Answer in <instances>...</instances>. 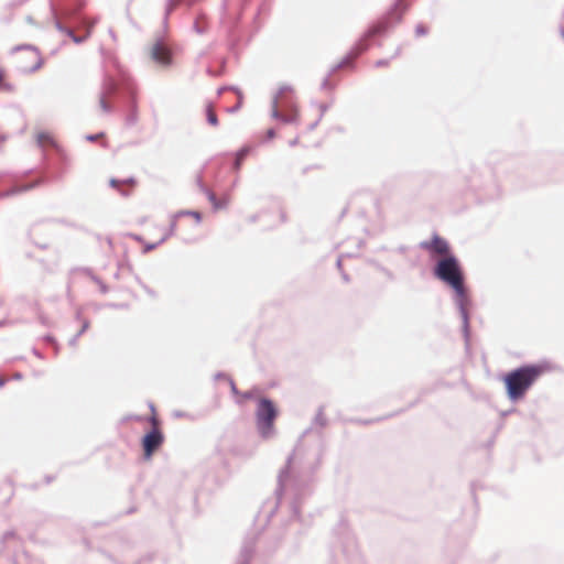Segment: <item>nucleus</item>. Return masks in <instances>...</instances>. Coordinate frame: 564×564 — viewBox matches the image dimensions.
Returning <instances> with one entry per match:
<instances>
[{
  "mask_svg": "<svg viewBox=\"0 0 564 564\" xmlns=\"http://www.w3.org/2000/svg\"><path fill=\"white\" fill-rule=\"evenodd\" d=\"M293 88L290 85H283L279 88V90L273 95L271 99V118L282 122L284 124H297L300 120V112L293 111L288 112V115H283L279 110L280 96L284 93H292Z\"/></svg>",
  "mask_w": 564,
  "mask_h": 564,
  "instance_id": "9b49d317",
  "label": "nucleus"
},
{
  "mask_svg": "<svg viewBox=\"0 0 564 564\" xmlns=\"http://www.w3.org/2000/svg\"><path fill=\"white\" fill-rule=\"evenodd\" d=\"M93 282H95L99 286V291L102 294H107L109 292L108 285L97 275H93Z\"/></svg>",
  "mask_w": 564,
  "mask_h": 564,
  "instance_id": "c9c22d12",
  "label": "nucleus"
},
{
  "mask_svg": "<svg viewBox=\"0 0 564 564\" xmlns=\"http://www.w3.org/2000/svg\"><path fill=\"white\" fill-rule=\"evenodd\" d=\"M343 259H344V254H340L336 260V268L338 269L339 272L344 271Z\"/></svg>",
  "mask_w": 564,
  "mask_h": 564,
  "instance_id": "6e6d98bb",
  "label": "nucleus"
},
{
  "mask_svg": "<svg viewBox=\"0 0 564 564\" xmlns=\"http://www.w3.org/2000/svg\"><path fill=\"white\" fill-rule=\"evenodd\" d=\"M276 137V130L274 128H269L265 132V135L262 142L270 141Z\"/></svg>",
  "mask_w": 564,
  "mask_h": 564,
  "instance_id": "c03bdc74",
  "label": "nucleus"
},
{
  "mask_svg": "<svg viewBox=\"0 0 564 564\" xmlns=\"http://www.w3.org/2000/svg\"><path fill=\"white\" fill-rule=\"evenodd\" d=\"M227 90H232L237 95L241 93V90L238 87L229 86V85H226V86H223V87L218 88L217 93H218V95H221L224 91H227Z\"/></svg>",
  "mask_w": 564,
  "mask_h": 564,
  "instance_id": "37998d69",
  "label": "nucleus"
},
{
  "mask_svg": "<svg viewBox=\"0 0 564 564\" xmlns=\"http://www.w3.org/2000/svg\"><path fill=\"white\" fill-rule=\"evenodd\" d=\"M340 275H341V279L345 283H349L350 282V276L348 273H346L345 271H341L340 272Z\"/></svg>",
  "mask_w": 564,
  "mask_h": 564,
  "instance_id": "338daca9",
  "label": "nucleus"
},
{
  "mask_svg": "<svg viewBox=\"0 0 564 564\" xmlns=\"http://www.w3.org/2000/svg\"><path fill=\"white\" fill-rule=\"evenodd\" d=\"M314 423L318 425L319 427H325L327 425V419L324 415V409L323 406L318 408V411L314 417Z\"/></svg>",
  "mask_w": 564,
  "mask_h": 564,
  "instance_id": "2f4dec72",
  "label": "nucleus"
},
{
  "mask_svg": "<svg viewBox=\"0 0 564 564\" xmlns=\"http://www.w3.org/2000/svg\"><path fill=\"white\" fill-rule=\"evenodd\" d=\"M254 554V540L245 539L236 564H250Z\"/></svg>",
  "mask_w": 564,
  "mask_h": 564,
  "instance_id": "aec40b11",
  "label": "nucleus"
},
{
  "mask_svg": "<svg viewBox=\"0 0 564 564\" xmlns=\"http://www.w3.org/2000/svg\"><path fill=\"white\" fill-rule=\"evenodd\" d=\"M228 378H231L230 376H228L226 372H223V371H218L214 375V380H226L228 381Z\"/></svg>",
  "mask_w": 564,
  "mask_h": 564,
  "instance_id": "3c124183",
  "label": "nucleus"
},
{
  "mask_svg": "<svg viewBox=\"0 0 564 564\" xmlns=\"http://www.w3.org/2000/svg\"><path fill=\"white\" fill-rule=\"evenodd\" d=\"M246 539L254 540V552H259L265 557L272 556L281 546L283 540V532L281 530L259 531L253 536H247Z\"/></svg>",
  "mask_w": 564,
  "mask_h": 564,
  "instance_id": "1a4fd4ad",
  "label": "nucleus"
},
{
  "mask_svg": "<svg viewBox=\"0 0 564 564\" xmlns=\"http://www.w3.org/2000/svg\"><path fill=\"white\" fill-rule=\"evenodd\" d=\"M319 121H321V119L317 118L314 122L310 123L307 126V131L311 132V131L315 130V128L318 126Z\"/></svg>",
  "mask_w": 564,
  "mask_h": 564,
  "instance_id": "680f3d73",
  "label": "nucleus"
},
{
  "mask_svg": "<svg viewBox=\"0 0 564 564\" xmlns=\"http://www.w3.org/2000/svg\"><path fill=\"white\" fill-rule=\"evenodd\" d=\"M414 32H415V35L419 37V36H424L429 33V28L423 24V23H417L415 25V29H414Z\"/></svg>",
  "mask_w": 564,
  "mask_h": 564,
  "instance_id": "ea45409f",
  "label": "nucleus"
},
{
  "mask_svg": "<svg viewBox=\"0 0 564 564\" xmlns=\"http://www.w3.org/2000/svg\"><path fill=\"white\" fill-rule=\"evenodd\" d=\"M45 178L44 177H39L36 178L35 181H15L10 188L6 189V191H0V198H4V197H10V196H13V195H18V194H21V193H24V192H28L36 186H39L40 184L44 183Z\"/></svg>",
  "mask_w": 564,
  "mask_h": 564,
  "instance_id": "dca6fc26",
  "label": "nucleus"
},
{
  "mask_svg": "<svg viewBox=\"0 0 564 564\" xmlns=\"http://www.w3.org/2000/svg\"><path fill=\"white\" fill-rule=\"evenodd\" d=\"M137 185V180L133 176L127 178L111 177L109 180V186L120 193L121 196H130L132 188Z\"/></svg>",
  "mask_w": 564,
  "mask_h": 564,
  "instance_id": "f3484780",
  "label": "nucleus"
},
{
  "mask_svg": "<svg viewBox=\"0 0 564 564\" xmlns=\"http://www.w3.org/2000/svg\"><path fill=\"white\" fill-rule=\"evenodd\" d=\"M22 379H23V373H22V372H19V371L14 372V373L12 375V377H11V380H17V381H19V380H22Z\"/></svg>",
  "mask_w": 564,
  "mask_h": 564,
  "instance_id": "69168bd1",
  "label": "nucleus"
},
{
  "mask_svg": "<svg viewBox=\"0 0 564 564\" xmlns=\"http://www.w3.org/2000/svg\"><path fill=\"white\" fill-rule=\"evenodd\" d=\"M176 220H177V218H174V215H173V216H172L171 224H170V226H169V228H167V231L164 234V236H163L162 238H165V240H166V239H169L171 236H173V235H174L175 229H176Z\"/></svg>",
  "mask_w": 564,
  "mask_h": 564,
  "instance_id": "58836bf2",
  "label": "nucleus"
},
{
  "mask_svg": "<svg viewBox=\"0 0 564 564\" xmlns=\"http://www.w3.org/2000/svg\"><path fill=\"white\" fill-rule=\"evenodd\" d=\"M340 68H343L341 64L337 63L336 65H334L329 72L327 73L328 76H332L333 74H335L337 70H339Z\"/></svg>",
  "mask_w": 564,
  "mask_h": 564,
  "instance_id": "13d9d810",
  "label": "nucleus"
},
{
  "mask_svg": "<svg viewBox=\"0 0 564 564\" xmlns=\"http://www.w3.org/2000/svg\"><path fill=\"white\" fill-rule=\"evenodd\" d=\"M282 107L286 112H293L297 111L299 108L294 101L293 98V91L292 93H284L280 96V102L279 107Z\"/></svg>",
  "mask_w": 564,
  "mask_h": 564,
  "instance_id": "4be33fe9",
  "label": "nucleus"
},
{
  "mask_svg": "<svg viewBox=\"0 0 564 564\" xmlns=\"http://www.w3.org/2000/svg\"><path fill=\"white\" fill-rule=\"evenodd\" d=\"M254 148L253 144H243L236 152L231 153V155H234L231 169L238 172L241 169L242 162L252 153Z\"/></svg>",
  "mask_w": 564,
  "mask_h": 564,
  "instance_id": "a211bd4d",
  "label": "nucleus"
},
{
  "mask_svg": "<svg viewBox=\"0 0 564 564\" xmlns=\"http://www.w3.org/2000/svg\"><path fill=\"white\" fill-rule=\"evenodd\" d=\"M279 408L271 398H258L254 415L257 431L261 438L269 440L274 435V423L279 416Z\"/></svg>",
  "mask_w": 564,
  "mask_h": 564,
  "instance_id": "0eeeda50",
  "label": "nucleus"
},
{
  "mask_svg": "<svg viewBox=\"0 0 564 564\" xmlns=\"http://www.w3.org/2000/svg\"><path fill=\"white\" fill-rule=\"evenodd\" d=\"M123 268H127L130 272L132 271V267L129 263H127V264L120 263L119 269L113 273L115 279L118 280L120 278V270Z\"/></svg>",
  "mask_w": 564,
  "mask_h": 564,
  "instance_id": "8fccbe9b",
  "label": "nucleus"
},
{
  "mask_svg": "<svg viewBox=\"0 0 564 564\" xmlns=\"http://www.w3.org/2000/svg\"><path fill=\"white\" fill-rule=\"evenodd\" d=\"M337 85V82L330 80V76L326 75L322 83H321V89L323 90H333Z\"/></svg>",
  "mask_w": 564,
  "mask_h": 564,
  "instance_id": "473e14b6",
  "label": "nucleus"
},
{
  "mask_svg": "<svg viewBox=\"0 0 564 564\" xmlns=\"http://www.w3.org/2000/svg\"><path fill=\"white\" fill-rule=\"evenodd\" d=\"M205 169L206 166H203V169L195 175L196 186L198 187L199 192L206 196L214 212L226 209L229 204V196L227 194L223 195L221 197L216 195L214 189L206 183V178H215L216 173L209 175Z\"/></svg>",
  "mask_w": 564,
  "mask_h": 564,
  "instance_id": "9d476101",
  "label": "nucleus"
},
{
  "mask_svg": "<svg viewBox=\"0 0 564 564\" xmlns=\"http://www.w3.org/2000/svg\"><path fill=\"white\" fill-rule=\"evenodd\" d=\"M294 456L295 451L286 457L285 464L278 475V485L274 491V498H270L262 503L257 514L258 521L264 520L265 523L270 521L279 508L282 495L288 488L294 491L291 503L292 517L301 521V508L304 490L321 465L322 454L317 453L314 463L310 464V466H303L296 474H292Z\"/></svg>",
  "mask_w": 564,
  "mask_h": 564,
  "instance_id": "f257e3e1",
  "label": "nucleus"
},
{
  "mask_svg": "<svg viewBox=\"0 0 564 564\" xmlns=\"http://www.w3.org/2000/svg\"><path fill=\"white\" fill-rule=\"evenodd\" d=\"M372 264L373 267L379 271L381 272L382 274H384V276L389 280V281H394L395 280V275L394 273L386 268L384 265H382L381 263L377 262V261H372Z\"/></svg>",
  "mask_w": 564,
  "mask_h": 564,
  "instance_id": "c756f323",
  "label": "nucleus"
},
{
  "mask_svg": "<svg viewBox=\"0 0 564 564\" xmlns=\"http://www.w3.org/2000/svg\"><path fill=\"white\" fill-rule=\"evenodd\" d=\"M205 116L208 124L213 127H217L219 124L218 117L215 110L213 109V105L210 102H208L205 107Z\"/></svg>",
  "mask_w": 564,
  "mask_h": 564,
  "instance_id": "cd10ccee",
  "label": "nucleus"
},
{
  "mask_svg": "<svg viewBox=\"0 0 564 564\" xmlns=\"http://www.w3.org/2000/svg\"><path fill=\"white\" fill-rule=\"evenodd\" d=\"M193 30L197 33V34H205L208 30V24L206 22V17L205 14L200 13L197 15V18L195 19L194 23H193Z\"/></svg>",
  "mask_w": 564,
  "mask_h": 564,
  "instance_id": "b1692460",
  "label": "nucleus"
},
{
  "mask_svg": "<svg viewBox=\"0 0 564 564\" xmlns=\"http://www.w3.org/2000/svg\"><path fill=\"white\" fill-rule=\"evenodd\" d=\"M549 369L547 362L523 364L501 376L506 395L512 403L524 399L529 389Z\"/></svg>",
  "mask_w": 564,
  "mask_h": 564,
  "instance_id": "20e7f679",
  "label": "nucleus"
},
{
  "mask_svg": "<svg viewBox=\"0 0 564 564\" xmlns=\"http://www.w3.org/2000/svg\"><path fill=\"white\" fill-rule=\"evenodd\" d=\"M105 137V133L104 132H97V133H91V134H86L85 135V139L88 141V142H95L96 140H98L99 138H104Z\"/></svg>",
  "mask_w": 564,
  "mask_h": 564,
  "instance_id": "a18cd8bd",
  "label": "nucleus"
},
{
  "mask_svg": "<svg viewBox=\"0 0 564 564\" xmlns=\"http://www.w3.org/2000/svg\"><path fill=\"white\" fill-rule=\"evenodd\" d=\"M390 63L389 59H386V58H382V59H378L376 63H375V66L376 67H386L388 66Z\"/></svg>",
  "mask_w": 564,
  "mask_h": 564,
  "instance_id": "5fc2aeb1",
  "label": "nucleus"
},
{
  "mask_svg": "<svg viewBox=\"0 0 564 564\" xmlns=\"http://www.w3.org/2000/svg\"><path fill=\"white\" fill-rule=\"evenodd\" d=\"M196 0H166L164 6L163 23L167 24L170 14L182 3L192 6Z\"/></svg>",
  "mask_w": 564,
  "mask_h": 564,
  "instance_id": "412c9836",
  "label": "nucleus"
},
{
  "mask_svg": "<svg viewBox=\"0 0 564 564\" xmlns=\"http://www.w3.org/2000/svg\"><path fill=\"white\" fill-rule=\"evenodd\" d=\"M151 58L163 67H169L173 64V54L163 40L159 37L151 48Z\"/></svg>",
  "mask_w": 564,
  "mask_h": 564,
  "instance_id": "2eb2a0df",
  "label": "nucleus"
},
{
  "mask_svg": "<svg viewBox=\"0 0 564 564\" xmlns=\"http://www.w3.org/2000/svg\"><path fill=\"white\" fill-rule=\"evenodd\" d=\"M409 8V2L403 0H394L389 9L380 18L369 24L367 30L354 43L351 48L338 63L344 67L349 64V61L352 56L367 52L370 47L369 40L375 36L386 35L395 25L401 23Z\"/></svg>",
  "mask_w": 564,
  "mask_h": 564,
  "instance_id": "7ed1b4c3",
  "label": "nucleus"
},
{
  "mask_svg": "<svg viewBox=\"0 0 564 564\" xmlns=\"http://www.w3.org/2000/svg\"><path fill=\"white\" fill-rule=\"evenodd\" d=\"M89 327H90V321L89 319H83V324L80 325V328L78 329V332L73 337L69 338L68 345L70 347H76L79 337L82 335H84L89 329Z\"/></svg>",
  "mask_w": 564,
  "mask_h": 564,
  "instance_id": "393cba45",
  "label": "nucleus"
},
{
  "mask_svg": "<svg viewBox=\"0 0 564 564\" xmlns=\"http://www.w3.org/2000/svg\"><path fill=\"white\" fill-rule=\"evenodd\" d=\"M75 272H82L93 280V275H96L90 268H74L70 270V274Z\"/></svg>",
  "mask_w": 564,
  "mask_h": 564,
  "instance_id": "79ce46f5",
  "label": "nucleus"
},
{
  "mask_svg": "<svg viewBox=\"0 0 564 564\" xmlns=\"http://www.w3.org/2000/svg\"><path fill=\"white\" fill-rule=\"evenodd\" d=\"M42 340H43L47 346L53 347L55 355H57V354H58V351H59V345H58V343H57L56 338H55L53 335H51V334H46V335H44V336L42 337Z\"/></svg>",
  "mask_w": 564,
  "mask_h": 564,
  "instance_id": "7c9ffc66",
  "label": "nucleus"
},
{
  "mask_svg": "<svg viewBox=\"0 0 564 564\" xmlns=\"http://www.w3.org/2000/svg\"><path fill=\"white\" fill-rule=\"evenodd\" d=\"M153 558H154V554L149 553V554L144 555L143 557H141L139 561H137L135 564L150 563L153 561Z\"/></svg>",
  "mask_w": 564,
  "mask_h": 564,
  "instance_id": "de8ad7c7",
  "label": "nucleus"
},
{
  "mask_svg": "<svg viewBox=\"0 0 564 564\" xmlns=\"http://www.w3.org/2000/svg\"><path fill=\"white\" fill-rule=\"evenodd\" d=\"M237 97H238L237 102H236L232 107H229V108L227 109V111H228L229 113H235V112H237L238 110H240V108L242 107V102H243V96H242V93L238 94V95H237Z\"/></svg>",
  "mask_w": 564,
  "mask_h": 564,
  "instance_id": "e433bc0d",
  "label": "nucleus"
},
{
  "mask_svg": "<svg viewBox=\"0 0 564 564\" xmlns=\"http://www.w3.org/2000/svg\"><path fill=\"white\" fill-rule=\"evenodd\" d=\"M17 538H18L17 532H15V531H13V530H9V531H7V532H4V533L2 534L1 542H2L3 544H6V543H7V542H9L10 540H14V539H17Z\"/></svg>",
  "mask_w": 564,
  "mask_h": 564,
  "instance_id": "a19ab883",
  "label": "nucleus"
},
{
  "mask_svg": "<svg viewBox=\"0 0 564 564\" xmlns=\"http://www.w3.org/2000/svg\"><path fill=\"white\" fill-rule=\"evenodd\" d=\"M115 97L122 96L126 102L127 107V115L124 118V123L127 127H133L137 124L139 119L138 113V100H137V91L134 84L128 85L127 87H123L119 89L118 95H113Z\"/></svg>",
  "mask_w": 564,
  "mask_h": 564,
  "instance_id": "f8f14e48",
  "label": "nucleus"
},
{
  "mask_svg": "<svg viewBox=\"0 0 564 564\" xmlns=\"http://www.w3.org/2000/svg\"><path fill=\"white\" fill-rule=\"evenodd\" d=\"M164 241H165V238H161L156 242H144L142 252L149 253L150 251H152V250L156 249L159 246H161Z\"/></svg>",
  "mask_w": 564,
  "mask_h": 564,
  "instance_id": "72a5a7b5",
  "label": "nucleus"
},
{
  "mask_svg": "<svg viewBox=\"0 0 564 564\" xmlns=\"http://www.w3.org/2000/svg\"><path fill=\"white\" fill-rule=\"evenodd\" d=\"M402 412H404V409H401V410H399L397 412L390 413V414H388L386 416H382V417L370 419V420H356L355 422L359 423V424L368 425V424H372V423H376V422H380V421L393 417V416H395V415H398V414H400Z\"/></svg>",
  "mask_w": 564,
  "mask_h": 564,
  "instance_id": "c85d7f7f",
  "label": "nucleus"
},
{
  "mask_svg": "<svg viewBox=\"0 0 564 564\" xmlns=\"http://www.w3.org/2000/svg\"><path fill=\"white\" fill-rule=\"evenodd\" d=\"M318 107H319V111H321V113H319L318 118H319V119H322V117L324 116V113H325V112L327 111V109H328V105H327V104H319V106H318Z\"/></svg>",
  "mask_w": 564,
  "mask_h": 564,
  "instance_id": "bf43d9fd",
  "label": "nucleus"
},
{
  "mask_svg": "<svg viewBox=\"0 0 564 564\" xmlns=\"http://www.w3.org/2000/svg\"><path fill=\"white\" fill-rule=\"evenodd\" d=\"M55 479L54 475H46L44 481L46 485H50Z\"/></svg>",
  "mask_w": 564,
  "mask_h": 564,
  "instance_id": "774afa93",
  "label": "nucleus"
},
{
  "mask_svg": "<svg viewBox=\"0 0 564 564\" xmlns=\"http://www.w3.org/2000/svg\"><path fill=\"white\" fill-rule=\"evenodd\" d=\"M240 395L245 400H251L254 398V392H253V390H248V391L241 392Z\"/></svg>",
  "mask_w": 564,
  "mask_h": 564,
  "instance_id": "864d4df0",
  "label": "nucleus"
},
{
  "mask_svg": "<svg viewBox=\"0 0 564 564\" xmlns=\"http://www.w3.org/2000/svg\"><path fill=\"white\" fill-rule=\"evenodd\" d=\"M32 51L34 52V54L36 55V62L33 66H31L28 70H25L24 73H35L36 70H39L42 66H43V58L41 57V53H40V50L33 45V44H19V45H15L14 47H12L11 52L12 53H17L19 51Z\"/></svg>",
  "mask_w": 564,
  "mask_h": 564,
  "instance_id": "6ab92c4d",
  "label": "nucleus"
},
{
  "mask_svg": "<svg viewBox=\"0 0 564 564\" xmlns=\"http://www.w3.org/2000/svg\"><path fill=\"white\" fill-rule=\"evenodd\" d=\"M270 10V4L268 1H263L261 3V6L259 7V10H258V13L256 15V19L258 18L259 14L263 13V12H268Z\"/></svg>",
  "mask_w": 564,
  "mask_h": 564,
  "instance_id": "09e8293b",
  "label": "nucleus"
},
{
  "mask_svg": "<svg viewBox=\"0 0 564 564\" xmlns=\"http://www.w3.org/2000/svg\"><path fill=\"white\" fill-rule=\"evenodd\" d=\"M29 564H45L42 558L39 557H30Z\"/></svg>",
  "mask_w": 564,
  "mask_h": 564,
  "instance_id": "e2e57ef3",
  "label": "nucleus"
},
{
  "mask_svg": "<svg viewBox=\"0 0 564 564\" xmlns=\"http://www.w3.org/2000/svg\"><path fill=\"white\" fill-rule=\"evenodd\" d=\"M133 240L138 241V242H144L143 240V237L141 235H138V234H130L129 235Z\"/></svg>",
  "mask_w": 564,
  "mask_h": 564,
  "instance_id": "0e129e2a",
  "label": "nucleus"
},
{
  "mask_svg": "<svg viewBox=\"0 0 564 564\" xmlns=\"http://www.w3.org/2000/svg\"><path fill=\"white\" fill-rule=\"evenodd\" d=\"M226 64H227V59L225 57H221L219 61V67L213 68L212 66H208L206 68V73L212 77H220L225 74Z\"/></svg>",
  "mask_w": 564,
  "mask_h": 564,
  "instance_id": "bb28decb",
  "label": "nucleus"
},
{
  "mask_svg": "<svg viewBox=\"0 0 564 564\" xmlns=\"http://www.w3.org/2000/svg\"><path fill=\"white\" fill-rule=\"evenodd\" d=\"M134 279L135 281L139 283V285L152 297H155L156 296V293L154 290H152L151 288H149L145 283H143V281L140 279L139 275H134Z\"/></svg>",
  "mask_w": 564,
  "mask_h": 564,
  "instance_id": "4c0bfd02",
  "label": "nucleus"
},
{
  "mask_svg": "<svg viewBox=\"0 0 564 564\" xmlns=\"http://www.w3.org/2000/svg\"><path fill=\"white\" fill-rule=\"evenodd\" d=\"M75 319L80 322V325L83 324V319H86L85 317H83L82 315V308H77L76 310V313H75Z\"/></svg>",
  "mask_w": 564,
  "mask_h": 564,
  "instance_id": "052dcab7",
  "label": "nucleus"
},
{
  "mask_svg": "<svg viewBox=\"0 0 564 564\" xmlns=\"http://www.w3.org/2000/svg\"><path fill=\"white\" fill-rule=\"evenodd\" d=\"M45 144H50L53 148H56V143L48 132H39L36 134V145L43 150Z\"/></svg>",
  "mask_w": 564,
  "mask_h": 564,
  "instance_id": "5701e85b",
  "label": "nucleus"
},
{
  "mask_svg": "<svg viewBox=\"0 0 564 564\" xmlns=\"http://www.w3.org/2000/svg\"><path fill=\"white\" fill-rule=\"evenodd\" d=\"M338 542L341 547L344 562L340 564H366L359 552L355 534L349 530L346 523L340 522L335 529Z\"/></svg>",
  "mask_w": 564,
  "mask_h": 564,
  "instance_id": "6e6552de",
  "label": "nucleus"
},
{
  "mask_svg": "<svg viewBox=\"0 0 564 564\" xmlns=\"http://www.w3.org/2000/svg\"><path fill=\"white\" fill-rule=\"evenodd\" d=\"M164 442V434L156 427H151L141 437V447L144 459H150L153 453L161 447Z\"/></svg>",
  "mask_w": 564,
  "mask_h": 564,
  "instance_id": "ddd939ff",
  "label": "nucleus"
},
{
  "mask_svg": "<svg viewBox=\"0 0 564 564\" xmlns=\"http://www.w3.org/2000/svg\"><path fill=\"white\" fill-rule=\"evenodd\" d=\"M419 248L431 253L434 252L442 257H446L447 254L453 253L448 241L437 232H434L431 239L421 241L419 243Z\"/></svg>",
  "mask_w": 564,
  "mask_h": 564,
  "instance_id": "4468645a",
  "label": "nucleus"
},
{
  "mask_svg": "<svg viewBox=\"0 0 564 564\" xmlns=\"http://www.w3.org/2000/svg\"><path fill=\"white\" fill-rule=\"evenodd\" d=\"M432 275L452 291V300L462 318V333L466 348L470 345V313L473 305L469 288L466 283L464 268L455 253L436 260Z\"/></svg>",
  "mask_w": 564,
  "mask_h": 564,
  "instance_id": "f03ea898",
  "label": "nucleus"
},
{
  "mask_svg": "<svg viewBox=\"0 0 564 564\" xmlns=\"http://www.w3.org/2000/svg\"><path fill=\"white\" fill-rule=\"evenodd\" d=\"M184 216H188V218L193 217L197 224H200L203 220L202 213L194 209H183L174 214V218H180Z\"/></svg>",
  "mask_w": 564,
  "mask_h": 564,
  "instance_id": "a878e982",
  "label": "nucleus"
},
{
  "mask_svg": "<svg viewBox=\"0 0 564 564\" xmlns=\"http://www.w3.org/2000/svg\"><path fill=\"white\" fill-rule=\"evenodd\" d=\"M85 6V0H73L70 3L65 4L62 11L63 19L67 23L85 29V33L82 35L76 34L73 29L72 31H67V36L75 44H83L86 42L90 37L93 28L96 23V21L89 22L88 18L82 13Z\"/></svg>",
  "mask_w": 564,
  "mask_h": 564,
  "instance_id": "423d86ee",
  "label": "nucleus"
},
{
  "mask_svg": "<svg viewBox=\"0 0 564 564\" xmlns=\"http://www.w3.org/2000/svg\"><path fill=\"white\" fill-rule=\"evenodd\" d=\"M0 89L8 91V93H12L14 90V86L10 83L2 82V84L0 85Z\"/></svg>",
  "mask_w": 564,
  "mask_h": 564,
  "instance_id": "603ef678",
  "label": "nucleus"
},
{
  "mask_svg": "<svg viewBox=\"0 0 564 564\" xmlns=\"http://www.w3.org/2000/svg\"><path fill=\"white\" fill-rule=\"evenodd\" d=\"M340 68H343L341 64L337 63L336 65H334L329 72L327 73L328 76H332L333 74H335L337 70H339Z\"/></svg>",
  "mask_w": 564,
  "mask_h": 564,
  "instance_id": "4d7b16f0",
  "label": "nucleus"
},
{
  "mask_svg": "<svg viewBox=\"0 0 564 564\" xmlns=\"http://www.w3.org/2000/svg\"><path fill=\"white\" fill-rule=\"evenodd\" d=\"M54 25L57 31L65 34L67 36V31H72V28L66 25L63 21H61L58 18H55Z\"/></svg>",
  "mask_w": 564,
  "mask_h": 564,
  "instance_id": "f704fd0d",
  "label": "nucleus"
},
{
  "mask_svg": "<svg viewBox=\"0 0 564 564\" xmlns=\"http://www.w3.org/2000/svg\"><path fill=\"white\" fill-rule=\"evenodd\" d=\"M227 382L229 383V387H230V391H231V393H232L234 395H240V393H241V392L238 390V388H237V386H236V383H235L234 379H232V378H228V381H227Z\"/></svg>",
  "mask_w": 564,
  "mask_h": 564,
  "instance_id": "49530a36",
  "label": "nucleus"
},
{
  "mask_svg": "<svg viewBox=\"0 0 564 564\" xmlns=\"http://www.w3.org/2000/svg\"><path fill=\"white\" fill-rule=\"evenodd\" d=\"M104 64V78L99 93V106L106 113L115 110V107L107 101L109 95H118L119 89L132 85L133 82L127 70L119 64L117 57L100 47Z\"/></svg>",
  "mask_w": 564,
  "mask_h": 564,
  "instance_id": "39448f33",
  "label": "nucleus"
}]
</instances>
